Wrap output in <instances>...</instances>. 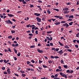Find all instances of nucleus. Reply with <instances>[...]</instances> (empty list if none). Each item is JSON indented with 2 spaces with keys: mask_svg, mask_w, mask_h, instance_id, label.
I'll return each instance as SVG.
<instances>
[{
  "mask_svg": "<svg viewBox=\"0 0 79 79\" xmlns=\"http://www.w3.org/2000/svg\"><path fill=\"white\" fill-rule=\"evenodd\" d=\"M60 74L62 76V77H65V79H67V77H68L67 76V75L64 73H63L60 72Z\"/></svg>",
  "mask_w": 79,
  "mask_h": 79,
  "instance_id": "obj_1",
  "label": "nucleus"
},
{
  "mask_svg": "<svg viewBox=\"0 0 79 79\" xmlns=\"http://www.w3.org/2000/svg\"><path fill=\"white\" fill-rule=\"evenodd\" d=\"M5 22L7 24H13V23L10 21V20H7L5 21Z\"/></svg>",
  "mask_w": 79,
  "mask_h": 79,
  "instance_id": "obj_2",
  "label": "nucleus"
},
{
  "mask_svg": "<svg viewBox=\"0 0 79 79\" xmlns=\"http://www.w3.org/2000/svg\"><path fill=\"white\" fill-rule=\"evenodd\" d=\"M54 17L56 18H59V19H61L63 18V17L61 16H59L58 15H55L54 16Z\"/></svg>",
  "mask_w": 79,
  "mask_h": 79,
  "instance_id": "obj_3",
  "label": "nucleus"
},
{
  "mask_svg": "<svg viewBox=\"0 0 79 79\" xmlns=\"http://www.w3.org/2000/svg\"><path fill=\"white\" fill-rule=\"evenodd\" d=\"M20 2H23V4H27V2L24 1V0H18Z\"/></svg>",
  "mask_w": 79,
  "mask_h": 79,
  "instance_id": "obj_4",
  "label": "nucleus"
},
{
  "mask_svg": "<svg viewBox=\"0 0 79 79\" xmlns=\"http://www.w3.org/2000/svg\"><path fill=\"white\" fill-rule=\"evenodd\" d=\"M36 19L37 20V21L38 22L40 23L41 22V19L39 18V17H37L36 18Z\"/></svg>",
  "mask_w": 79,
  "mask_h": 79,
  "instance_id": "obj_5",
  "label": "nucleus"
},
{
  "mask_svg": "<svg viewBox=\"0 0 79 79\" xmlns=\"http://www.w3.org/2000/svg\"><path fill=\"white\" fill-rule=\"evenodd\" d=\"M37 52H39V53H43L44 52V51L42 50H40L39 49H37Z\"/></svg>",
  "mask_w": 79,
  "mask_h": 79,
  "instance_id": "obj_6",
  "label": "nucleus"
},
{
  "mask_svg": "<svg viewBox=\"0 0 79 79\" xmlns=\"http://www.w3.org/2000/svg\"><path fill=\"white\" fill-rule=\"evenodd\" d=\"M34 15L35 16H40V14L38 13H35Z\"/></svg>",
  "mask_w": 79,
  "mask_h": 79,
  "instance_id": "obj_7",
  "label": "nucleus"
},
{
  "mask_svg": "<svg viewBox=\"0 0 79 79\" xmlns=\"http://www.w3.org/2000/svg\"><path fill=\"white\" fill-rule=\"evenodd\" d=\"M8 16H9V17H10L11 18V17H13V16H14V15H13L12 14H8Z\"/></svg>",
  "mask_w": 79,
  "mask_h": 79,
  "instance_id": "obj_8",
  "label": "nucleus"
},
{
  "mask_svg": "<svg viewBox=\"0 0 79 79\" xmlns=\"http://www.w3.org/2000/svg\"><path fill=\"white\" fill-rule=\"evenodd\" d=\"M63 26H66V27H68V26H69V25L67 23H66L65 24H63Z\"/></svg>",
  "mask_w": 79,
  "mask_h": 79,
  "instance_id": "obj_9",
  "label": "nucleus"
},
{
  "mask_svg": "<svg viewBox=\"0 0 79 79\" xmlns=\"http://www.w3.org/2000/svg\"><path fill=\"white\" fill-rule=\"evenodd\" d=\"M7 72L8 73V74H10L11 73V72H10V69L8 68L7 69Z\"/></svg>",
  "mask_w": 79,
  "mask_h": 79,
  "instance_id": "obj_10",
  "label": "nucleus"
},
{
  "mask_svg": "<svg viewBox=\"0 0 79 79\" xmlns=\"http://www.w3.org/2000/svg\"><path fill=\"white\" fill-rule=\"evenodd\" d=\"M58 43L60 45V46H63V47L64 46V44L63 43H61L60 41H59Z\"/></svg>",
  "mask_w": 79,
  "mask_h": 79,
  "instance_id": "obj_11",
  "label": "nucleus"
},
{
  "mask_svg": "<svg viewBox=\"0 0 79 79\" xmlns=\"http://www.w3.org/2000/svg\"><path fill=\"white\" fill-rule=\"evenodd\" d=\"M69 10V8H65L63 9V11H64V10H65L66 11H67V10Z\"/></svg>",
  "mask_w": 79,
  "mask_h": 79,
  "instance_id": "obj_12",
  "label": "nucleus"
},
{
  "mask_svg": "<svg viewBox=\"0 0 79 79\" xmlns=\"http://www.w3.org/2000/svg\"><path fill=\"white\" fill-rule=\"evenodd\" d=\"M59 53H60V55H61L62 53H63V50H61L60 51H59Z\"/></svg>",
  "mask_w": 79,
  "mask_h": 79,
  "instance_id": "obj_13",
  "label": "nucleus"
},
{
  "mask_svg": "<svg viewBox=\"0 0 79 79\" xmlns=\"http://www.w3.org/2000/svg\"><path fill=\"white\" fill-rule=\"evenodd\" d=\"M65 48L68 49L69 48V47L68 46L66 45L64 46Z\"/></svg>",
  "mask_w": 79,
  "mask_h": 79,
  "instance_id": "obj_14",
  "label": "nucleus"
},
{
  "mask_svg": "<svg viewBox=\"0 0 79 79\" xmlns=\"http://www.w3.org/2000/svg\"><path fill=\"white\" fill-rule=\"evenodd\" d=\"M54 24L55 25H59V24H60V22H59L57 23H55Z\"/></svg>",
  "mask_w": 79,
  "mask_h": 79,
  "instance_id": "obj_15",
  "label": "nucleus"
},
{
  "mask_svg": "<svg viewBox=\"0 0 79 79\" xmlns=\"http://www.w3.org/2000/svg\"><path fill=\"white\" fill-rule=\"evenodd\" d=\"M61 40H63V39L64 40H66V39L64 38V37H61Z\"/></svg>",
  "mask_w": 79,
  "mask_h": 79,
  "instance_id": "obj_16",
  "label": "nucleus"
},
{
  "mask_svg": "<svg viewBox=\"0 0 79 79\" xmlns=\"http://www.w3.org/2000/svg\"><path fill=\"white\" fill-rule=\"evenodd\" d=\"M47 12L48 13V15H50V10H47Z\"/></svg>",
  "mask_w": 79,
  "mask_h": 79,
  "instance_id": "obj_17",
  "label": "nucleus"
},
{
  "mask_svg": "<svg viewBox=\"0 0 79 79\" xmlns=\"http://www.w3.org/2000/svg\"><path fill=\"white\" fill-rule=\"evenodd\" d=\"M64 13L65 14H66V13H69V11L68 12L67 10H65L64 11Z\"/></svg>",
  "mask_w": 79,
  "mask_h": 79,
  "instance_id": "obj_18",
  "label": "nucleus"
},
{
  "mask_svg": "<svg viewBox=\"0 0 79 79\" xmlns=\"http://www.w3.org/2000/svg\"><path fill=\"white\" fill-rule=\"evenodd\" d=\"M53 10H55L56 11H59V10L58 9H53Z\"/></svg>",
  "mask_w": 79,
  "mask_h": 79,
  "instance_id": "obj_19",
  "label": "nucleus"
},
{
  "mask_svg": "<svg viewBox=\"0 0 79 79\" xmlns=\"http://www.w3.org/2000/svg\"><path fill=\"white\" fill-rule=\"evenodd\" d=\"M63 66L64 68H66V69H67V68H68V65H64Z\"/></svg>",
  "mask_w": 79,
  "mask_h": 79,
  "instance_id": "obj_20",
  "label": "nucleus"
},
{
  "mask_svg": "<svg viewBox=\"0 0 79 79\" xmlns=\"http://www.w3.org/2000/svg\"><path fill=\"white\" fill-rule=\"evenodd\" d=\"M14 52H15V53H16V54H17V50H16V49H14Z\"/></svg>",
  "mask_w": 79,
  "mask_h": 79,
  "instance_id": "obj_21",
  "label": "nucleus"
},
{
  "mask_svg": "<svg viewBox=\"0 0 79 79\" xmlns=\"http://www.w3.org/2000/svg\"><path fill=\"white\" fill-rule=\"evenodd\" d=\"M29 66H31L33 68H34V66L32 64H29Z\"/></svg>",
  "mask_w": 79,
  "mask_h": 79,
  "instance_id": "obj_22",
  "label": "nucleus"
},
{
  "mask_svg": "<svg viewBox=\"0 0 79 79\" xmlns=\"http://www.w3.org/2000/svg\"><path fill=\"white\" fill-rule=\"evenodd\" d=\"M73 22H71L69 23V24L70 26H72V25H73Z\"/></svg>",
  "mask_w": 79,
  "mask_h": 79,
  "instance_id": "obj_23",
  "label": "nucleus"
},
{
  "mask_svg": "<svg viewBox=\"0 0 79 79\" xmlns=\"http://www.w3.org/2000/svg\"><path fill=\"white\" fill-rule=\"evenodd\" d=\"M74 18L73 15H70L69 17V18Z\"/></svg>",
  "mask_w": 79,
  "mask_h": 79,
  "instance_id": "obj_24",
  "label": "nucleus"
},
{
  "mask_svg": "<svg viewBox=\"0 0 79 79\" xmlns=\"http://www.w3.org/2000/svg\"><path fill=\"white\" fill-rule=\"evenodd\" d=\"M22 76H23V77H24L25 76H26V75L25 74H22Z\"/></svg>",
  "mask_w": 79,
  "mask_h": 79,
  "instance_id": "obj_25",
  "label": "nucleus"
},
{
  "mask_svg": "<svg viewBox=\"0 0 79 79\" xmlns=\"http://www.w3.org/2000/svg\"><path fill=\"white\" fill-rule=\"evenodd\" d=\"M67 50L68 52H72V49H67Z\"/></svg>",
  "mask_w": 79,
  "mask_h": 79,
  "instance_id": "obj_26",
  "label": "nucleus"
},
{
  "mask_svg": "<svg viewBox=\"0 0 79 79\" xmlns=\"http://www.w3.org/2000/svg\"><path fill=\"white\" fill-rule=\"evenodd\" d=\"M52 32V31H47V34H51Z\"/></svg>",
  "mask_w": 79,
  "mask_h": 79,
  "instance_id": "obj_27",
  "label": "nucleus"
},
{
  "mask_svg": "<svg viewBox=\"0 0 79 79\" xmlns=\"http://www.w3.org/2000/svg\"><path fill=\"white\" fill-rule=\"evenodd\" d=\"M43 67L44 68H47V66L43 64Z\"/></svg>",
  "mask_w": 79,
  "mask_h": 79,
  "instance_id": "obj_28",
  "label": "nucleus"
},
{
  "mask_svg": "<svg viewBox=\"0 0 79 79\" xmlns=\"http://www.w3.org/2000/svg\"><path fill=\"white\" fill-rule=\"evenodd\" d=\"M12 37H13L11 36H9L8 37V39H12Z\"/></svg>",
  "mask_w": 79,
  "mask_h": 79,
  "instance_id": "obj_29",
  "label": "nucleus"
},
{
  "mask_svg": "<svg viewBox=\"0 0 79 79\" xmlns=\"http://www.w3.org/2000/svg\"><path fill=\"white\" fill-rule=\"evenodd\" d=\"M13 58H14V60H15V61H16V60H17V57L14 56Z\"/></svg>",
  "mask_w": 79,
  "mask_h": 79,
  "instance_id": "obj_30",
  "label": "nucleus"
},
{
  "mask_svg": "<svg viewBox=\"0 0 79 79\" xmlns=\"http://www.w3.org/2000/svg\"><path fill=\"white\" fill-rule=\"evenodd\" d=\"M11 32L12 34H14V33H15V30H11Z\"/></svg>",
  "mask_w": 79,
  "mask_h": 79,
  "instance_id": "obj_31",
  "label": "nucleus"
},
{
  "mask_svg": "<svg viewBox=\"0 0 79 79\" xmlns=\"http://www.w3.org/2000/svg\"><path fill=\"white\" fill-rule=\"evenodd\" d=\"M66 73H70V70H67L66 71Z\"/></svg>",
  "mask_w": 79,
  "mask_h": 79,
  "instance_id": "obj_32",
  "label": "nucleus"
},
{
  "mask_svg": "<svg viewBox=\"0 0 79 79\" xmlns=\"http://www.w3.org/2000/svg\"><path fill=\"white\" fill-rule=\"evenodd\" d=\"M37 2H39V3H42V1L40 0H38L37 1Z\"/></svg>",
  "mask_w": 79,
  "mask_h": 79,
  "instance_id": "obj_33",
  "label": "nucleus"
},
{
  "mask_svg": "<svg viewBox=\"0 0 79 79\" xmlns=\"http://www.w3.org/2000/svg\"><path fill=\"white\" fill-rule=\"evenodd\" d=\"M3 61L5 63H6H6H7V62L6 60H4Z\"/></svg>",
  "mask_w": 79,
  "mask_h": 79,
  "instance_id": "obj_34",
  "label": "nucleus"
},
{
  "mask_svg": "<svg viewBox=\"0 0 79 79\" xmlns=\"http://www.w3.org/2000/svg\"><path fill=\"white\" fill-rule=\"evenodd\" d=\"M52 50H54V51H56V50H55V48H52Z\"/></svg>",
  "mask_w": 79,
  "mask_h": 79,
  "instance_id": "obj_35",
  "label": "nucleus"
},
{
  "mask_svg": "<svg viewBox=\"0 0 79 79\" xmlns=\"http://www.w3.org/2000/svg\"><path fill=\"white\" fill-rule=\"evenodd\" d=\"M31 62L32 63H35V61L33 60H31Z\"/></svg>",
  "mask_w": 79,
  "mask_h": 79,
  "instance_id": "obj_36",
  "label": "nucleus"
},
{
  "mask_svg": "<svg viewBox=\"0 0 79 79\" xmlns=\"http://www.w3.org/2000/svg\"><path fill=\"white\" fill-rule=\"evenodd\" d=\"M28 35H30V36H33V35H34L33 34H31V33L29 34Z\"/></svg>",
  "mask_w": 79,
  "mask_h": 79,
  "instance_id": "obj_37",
  "label": "nucleus"
},
{
  "mask_svg": "<svg viewBox=\"0 0 79 79\" xmlns=\"http://www.w3.org/2000/svg\"><path fill=\"white\" fill-rule=\"evenodd\" d=\"M30 27H35V25H31L30 26Z\"/></svg>",
  "mask_w": 79,
  "mask_h": 79,
  "instance_id": "obj_38",
  "label": "nucleus"
},
{
  "mask_svg": "<svg viewBox=\"0 0 79 79\" xmlns=\"http://www.w3.org/2000/svg\"><path fill=\"white\" fill-rule=\"evenodd\" d=\"M79 32L78 33V34H76V36L77 37H79Z\"/></svg>",
  "mask_w": 79,
  "mask_h": 79,
  "instance_id": "obj_39",
  "label": "nucleus"
},
{
  "mask_svg": "<svg viewBox=\"0 0 79 79\" xmlns=\"http://www.w3.org/2000/svg\"><path fill=\"white\" fill-rule=\"evenodd\" d=\"M66 23V21H65L64 20L61 21V23Z\"/></svg>",
  "mask_w": 79,
  "mask_h": 79,
  "instance_id": "obj_40",
  "label": "nucleus"
},
{
  "mask_svg": "<svg viewBox=\"0 0 79 79\" xmlns=\"http://www.w3.org/2000/svg\"><path fill=\"white\" fill-rule=\"evenodd\" d=\"M35 45H32L30 46V48H35Z\"/></svg>",
  "mask_w": 79,
  "mask_h": 79,
  "instance_id": "obj_41",
  "label": "nucleus"
},
{
  "mask_svg": "<svg viewBox=\"0 0 79 79\" xmlns=\"http://www.w3.org/2000/svg\"><path fill=\"white\" fill-rule=\"evenodd\" d=\"M21 55V53H20L19 52L17 54V56H20Z\"/></svg>",
  "mask_w": 79,
  "mask_h": 79,
  "instance_id": "obj_42",
  "label": "nucleus"
},
{
  "mask_svg": "<svg viewBox=\"0 0 79 79\" xmlns=\"http://www.w3.org/2000/svg\"><path fill=\"white\" fill-rule=\"evenodd\" d=\"M47 39L48 40H50V38L48 37H46Z\"/></svg>",
  "mask_w": 79,
  "mask_h": 79,
  "instance_id": "obj_43",
  "label": "nucleus"
},
{
  "mask_svg": "<svg viewBox=\"0 0 79 79\" xmlns=\"http://www.w3.org/2000/svg\"><path fill=\"white\" fill-rule=\"evenodd\" d=\"M8 51H9V52H11V49H10V48H8Z\"/></svg>",
  "mask_w": 79,
  "mask_h": 79,
  "instance_id": "obj_44",
  "label": "nucleus"
},
{
  "mask_svg": "<svg viewBox=\"0 0 79 79\" xmlns=\"http://www.w3.org/2000/svg\"><path fill=\"white\" fill-rule=\"evenodd\" d=\"M27 64H31V63L29 61H27Z\"/></svg>",
  "mask_w": 79,
  "mask_h": 79,
  "instance_id": "obj_45",
  "label": "nucleus"
},
{
  "mask_svg": "<svg viewBox=\"0 0 79 79\" xmlns=\"http://www.w3.org/2000/svg\"><path fill=\"white\" fill-rule=\"evenodd\" d=\"M56 72H60V69H57L56 70Z\"/></svg>",
  "mask_w": 79,
  "mask_h": 79,
  "instance_id": "obj_46",
  "label": "nucleus"
},
{
  "mask_svg": "<svg viewBox=\"0 0 79 79\" xmlns=\"http://www.w3.org/2000/svg\"><path fill=\"white\" fill-rule=\"evenodd\" d=\"M54 58H56V59L57 58H59V57L58 56H54Z\"/></svg>",
  "mask_w": 79,
  "mask_h": 79,
  "instance_id": "obj_47",
  "label": "nucleus"
},
{
  "mask_svg": "<svg viewBox=\"0 0 79 79\" xmlns=\"http://www.w3.org/2000/svg\"><path fill=\"white\" fill-rule=\"evenodd\" d=\"M35 33L36 34H39V33H38V31L36 30L35 31Z\"/></svg>",
  "mask_w": 79,
  "mask_h": 79,
  "instance_id": "obj_48",
  "label": "nucleus"
},
{
  "mask_svg": "<svg viewBox=\"0 0 79 79\" xmlns=\"http://www.w3.org/2000/svg\"><path fill=\"white\" fill-rule=\"evenodd\" d=\"M61 61V63L62 64H63V63H64V61H63V60H61L60 61Z\"/></svg>",
  "mask_w": 79,
  "mask_h": 79,
  "instance_id": "obj_49",
  "label": "nucleus"
},
{
  "mask_svg": "<svg viewBox=\"0 0 79 79\" xmlns=\"http://www.w3.org/2000/svg\"><path fill=\"white\" fill-rule=\"evenodd\" d=\"M50 46H53V43H50Z\"/></svg>",
  "mask_w": 79,
  "mask_h": 79,
  "instance_id": "obj_50",
  "label": "nucleus"
},
{
  "mask_svg": "<svg viewBox=\"0 0 79 79\" xmlns=\"http://www.w3.org/2000/svg\"><path fill=\"white\" fill-rule=\"evenodd\" d=\"M20 73H25V72H24V71H23L21 70L20 71Z\"/></svg>",
  "mask_w": 79,
  "mask_h": 79,
  "instance_id": "obj_51",
  "label": "nucleus"
},
{
  "mask_svg": "<svg viewBox=\"0 0 79 79\" xmlns=\"http://www.w3.org/2000/svg\"><path fill=\"white\" fill-rule=\"evenodd\" d=\"M18 46H19V44H15V47H18Z\"/></svg>",
  "mask_w": 79,
  "mask_h": 79,
  "instance_id": "obj_52",
  "label": "nucleus"
},
{
  "mask_svg": "<svg viewBox=\"0 0 79 79\" xmlns=\"http://www.w3.org/2000/svg\"><path fill=\"white\" fill-rule=\"evenodd\" d=\"M39 63L40 64V63H42V62H43V61H42V60H39Z\"/></svg>",
  "mask_w": 79,
  "mask_h": 79,
  "instance_id": "obj_53",
  "label": "nucleus"
},
{
  "mask_svg": "<svg viewBox=\"0 0 79 79\" xmlns=\"http://www.w3.org/2000/svg\"><path fill=\"white\" fill-rule=\"evenodd\" d=\"M51 20H52L53 21H55V20H56V19H51Z\"/></svg>",
  "mask_w": 79,
  "mask_h": 79,
  "instance_id": "obj_54",
  "label": "nucleus"
},
{
  "mask_svg": "<svg viewBox=\"0 0 79 79\" xmlns=\"http://www.w3.org/2000/svg\"><path fill=\"white\" fill-rule=\"evenodd\" d=\"M64 29V28H63V27L61 28V32H63V31Z\"/></svg>",
  "mask_w": 79,
  "mask_h": 79,
  "instance_id": "obj_55",
  "label": "nucleus"
},
{
  "mask_svg": "<svg viewBox=\"0 0 79 79\" xmlns=\"http://www.w3.org/2000/svg\"><path fill=\"white\" fill-rule=\"evenodd\" d=\"M55 50L56 51V52H58V50H59V48H56V49H55Z\"/></svg>",
  "mask_w": 79,
  "mask_h": 79,
  "instance_id": "obj_56",
  "label": "nucleus"
},
{
  "mask_svg": "<svg viewBox=\"0 0 79 79\" xmlns=\"http://www.w3.org/2000/svg\"><path fill=\"white\" fill-rule=\"evenodd\" d=\"M30 8H32V7H34V5H31L30 6Z\"/></svg>",
  "mask_w": 79,
  "mask_h": 79,
  "instance_id": "obj_57",
  "label": "nucleus"
},
{
  "mask_svg": "<svg viewBox=\"0 0 79 79\" xmlns=\"http://www.w3.org/2000/svg\"><path fill=\"white\" fill-rule=\"evenodd\" d=\"M67 5H71V3L69 2V3H66Z\"/></svg>",
  "mask_w": 79,
  "mask_h": 79,
  "instance_id": "obj_58",
  "label": "nucleus"
},
{
  "mask_svg": "<svg viewBox=\"0 0 79 79\" xmlns=\"http://www.w3.org/2000/svg\"><path fill=\"white\" fill-rule=\"evenodd\" d=\"M77 40H74L73 42H74V43H76V42H77Z\"/></svg>",
  "mask_w": 79,
  "mask_h": 79,
  "instance_id": "obj_59",
  "label": "nucleus"
},
{
  "mask_svg": "<svg viewBox=\"0 0 79 79\" xmlns=\"http://www.w3.org/2000/svg\"><path fill=\"white\" fill-rule=\"evenodd\" d=\"M70 73H73V70H70Z\"/></svg>",
  "mask_w": 79,
  "mask_h": 79,
  "instance_id": "obj_60",
  "label": "nucleus"
},
{
  "mask_svg": "<svg viewBox=\"0 0 79 79\" xmlns=\"http://www.w3.org/2000/svg\"><path fill=\"white\" fill-rule=\"evenodd\" d=\"M8 44H10V45H11V42L10 41H8Z\"/></svg>",
  "mask_w": 79,
  "mask_h": 79,
  "instance_id": "obj_61",
  "label": "nucleus"
},
{
  "mask_svg": "<svg viewBox=\"0 0 79 79\" xmlns=\"http://www.w3.org/2000/svg\"><path fill=\"white\" fill-rule=\"evenodd\" d=\"M75 47H76L77 48L78 47V45L77 44L75 45Z\"/></svg>",
  "mask_w": 79,
  "mask_h": 79,
  "instance_id": "obj_62",
  "label": "nucleus"
},
{
  "mask_svg": "<svg viewBox=\"0 0 79 79\" xmlns=\"http://www.w3.org/2000/svg\"><path fill=\"white\" fill-rule=\"evenodd\" d=\"M53 79H60V78L58 77H56L54 78Z\"/></svg>",
  "mask_w": 79,
  "mask_h": 79,
  "instance_id": "obj_63",
  "label": "nucleus"
},
{
  "mask_svg": "<svg viewBox=\"0 0 79 79\" xmlns=\"http://www.w3.org/2000/svg\"><path fill=\"white\" fill-rule=\"evenodd\" d=\"M38 68L40 70L42 69V68H41L40 67H38Z\"/></svg>",
  "mask_w": 79,
  "mask_h": 79,
  "instance_id": "obj_64",
  "label": "nucleus"
}]
</instances>
